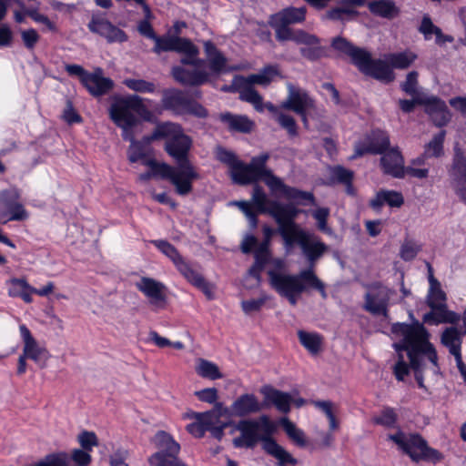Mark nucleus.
Returning a JSON list of instances; mask_svg holds the SVG:
<instances>
[{"instance_id": "30", "label": "nucleus", "mask_w": 466, "mask_h": 466, "mask_svg": "<svg viewBox=\"0 0 466 466\" xmlns=\"http://www.w3.org/2000/svg\"><path fill=\"white\" fill-rule=\"evenodd\" d=\"M265 240L261 245L255 250V263L248 270L249 276L253 277L258 283L260 281V273L265 268V262L269 258V241L273 234V230L265 227L264 229Z\"/></svg>"}, {"instance_id": "50", "label": "nucleus", "mask_w": 466, "mask_h": 466, "mask_svg": "<svg viewBox=\"0 0 466 466\" xmlns=\"http://www.w3.org/2000/svg\"><path fill=\"white\" fill-rule=\"evenodd\" d=\"M271 297L265 292L260 293L259 298L242 300L240 303L241 309L246 315H251L261 310L265 303Z\"/></svg>"}, {"instance_id": "20", "label": "nucleus", "mask_w": 466, "mask_h": 466, "mask_svg": "<svg viewBox=\"0 0 466 466\" xmlns=\"http://www.w3.org/2000/svg\"><path fill=\"white\" fill-rule=\"evenodd\" d=\"M390 146L389 136L381 130L373 131L355 145V152L351 158L364 154H382Z\"/></svg>"}, {"instance_id": "12", "label": "nucleus", "mask_w": 466, "mask_h": 466, "mask_svg": "<svg viewBox=\"0 0 466 466\" xmlns=\"http://www.w3.org/2000/svg\"><path fill=\"white\" fill-rule=\"evenodd\" d=\"M380 165L385 174L401 178L405 175L423 179L429 175V168L414 166L404 167V159L397 148H391L384 153L380 159Z\"/></svg>"}, {"instance_id": "15", "label": "nucleus", "mask_w": 466, "mask_h": 466, "mask_svg": "<svg viewBox=\"0 0 466 466\" xmlns=\"http://www.w3.org/2000/svg\"><path fill=\"white\" fill-rule=\"evenodd\" d=\"M279 202H270L261 187L258 186L254 187L251 201H234L230 205L237 206L247 217L251 226L257 225V214L268 212L273 218L271 213L272 208L275 204Z\"/></svg>"}, {"instance_id": "22", "label": "nucleus", "mask_w": 466, "mask_h": 466, "mask_svg": "<svg viewBox=\"0 0 466 466\" xmlns=\"http://www.w3.org/2000/svg\"><path fill=\"white\" fill-rule=\"evenodd\" d=\"M88 29L104 37L108 43H124L127 41V35L107 19L93 15L88 23Z\"/></svg>"}, {"instance_id": "16", "label": "nucleus", "mask_w": 466, "mask_h": 466, "mask_svg": "<svg viewBox=\"0 0 466 466\" xmlns=\"http://www.w3.org/2000/svg\"><path fill=\"white\" fill-rule=\"evenodd\" d=\"M154 52L160 54L164 51H176L183 55L181 63L190 62L196 56H198V48L187 39L181 37H159L154 40Z\"/></svg>"}, {"instance_id": "13", "label": "nucleus", "mask_w": 466, "mask_h": 466, "mask_svg": "<svg viewBox=\"0 0 466 466\" xmlns=\"http://www.w3.org/2000/svg\"><path fill=\"white\" fill-rule=\"evenodd\" d=\"M29 212L21 202V192L16 187L0 191V224L10 221H25Z\"/></svg>"}, {"instance_id": "36", "label": "nucleus", "mask_w": 466, "mask_h": 466, "mask_svg": "<svg viewBox=\"0 0 466 466\" xmlns=\"http://www.w3.org/2000/svg\"><path fill=\"white\" fill-rule=\"evenodd\" d=\"M306 16L305 7H288L271 15L269 23L279 25L282 22L285 25L296 24L304 21Z\"/></svg>"}, {"instance_id": "33", "label": "nucleus", "mask_w": 466, "mask_h": 466, "mask_svg": "<svg viewBox=\"0 0 466 466\" xmlns=\"http://www.w3.org/2000/svg\"><path fill=\"white\" fill-rule=\"evenodd\" d=\"M260 392L264 396L266 403L273 404L281 412L289 411L292 400V396L289 393L278 390L270 386L262 387Z\"/></svg>"}, {"instance_id": "25", "label": "nucleus", "mask_w": 466, "mask_h": 466, "mask_svg": "<svg viewBox=\"0 0 466 466\" xmlns=\"http://www.w3.org/2000/svg\"><path fill=\"white\" fill-rule=\"evenodd\" d=\"M451 176L456 195L466 204V157L460 150L454 155Z\"/></svg>"}, {"instance_id": "54", "label": "nucleus", "mask_w": 466, "mask_h": 466, "mask_svg": "<svg viewBox=\"0 0 466 466\" xmlns=\"http://www.w3.org/2000/svg\"><path fill=\"white\" fill-rule=\"evenodd\" d=\"M445 138V131H441L433 137V138L425 146V156L429 157H440L443 152V141Z\"/></svg>"}, {"instance_id": "2", "label": "nucleus", "mask_w": 466, "mask_h": 466, "mask_svg": "<svg viewBox=\"0 0 466 466\" xmlns=\"http://www.w3.org/2000/svg\"><path fill=\"white\" fill-rule=\"evenodd\" d=\"M160 138L166 139L165 149L177 166L173 167L166 163L154 164L153 167L160 175L169 178V183L175 187L177 194L187 196L191 193L194 181L199 178L197 168L188 159L192 140L184 133L180 125L172 122L157 125L151 136L147 137V141L151 143Z\"/></svg>"}, {"instance_id": "24", "label": "nucleus", "mask_w": 466, "mask_h": 466, "mask_svg": "<svg viewBox=\"0 0 466 466\" xmlns=\"http://www.w3.org/2000/svg\"><path fill=\"white\" fill-rule=\"evenodd\" d=\"M19 331L24 342L23 355L43 367L48 359V352L46 348L35 340L25 325L21 324Z\"/></svg>"}, {"instance_id": "44", "label": "nucleus", "mask_w": 466, "mask_h": 466, "mask_svg": "<svg viewBox=\"0 0 466 466\" xmlns=\"http://www.w3.org/2000/svg\"><path fill=\"white\" fill-rule=\"evenodd\" d=\"M195 370L198 376L210 380L223 378V374L219 370L218 366L208 360L198 359L196 361Z\"/></svg>"}, {"instance_id": "58", "label": "nucleus", "mask_w": 466, "mask_h": 466, "mask_svg": "<svg viewBox=\"0 0 466 466\" xmlns=\"http://www.w3.org/2000/svg\"><path fill=\"white\" fill-rule=\"evenodd\" d=\"M397 420V415L393 409L384 408L380 413L373 418V422L384 427H392Z\"/></svg>"}, {"instance_id": "40", "label": "nucleus", "mask_w": 466, "mask_h": 466, "mask_svg": "<svg viewBox=\"0 0 466 466\" xmlns=\"http://www.w3.org/2000/svg\"><path fill=\"white\" fill-rule=\"evenodd\" d=\"M220 120L227 124L231 131L248 133L251 131L254 123L248 116L225 113L220 115Z\"/></svg>"}, {"instance_id": "28", "label": "nucleus", "mask_w": 466, "mask_h": 466, "mask_svg": "<svg viewBox=\"0 0 466 466\" xmlns=\"http://www.w3.org/2000/svg\"><path fill=\"white\" fill-rule=\"evenodd\" d=\"M262 405L252 393L238 397L228 408L230 416L244 417L260 411Z\"/></svg>"}, {"instance_id": "6", "label": "nucleus", "mask_w": 466, "mask_h": 466, "mask_svg": "<svg viewBox=\"0 0 466 466\" xmlns=\"http://www.w3.org/2000/svg\"><path fill=\"white\" fill-rule=\"evenodd\" d=\"M278 74L277 66H268L258 74H253L247 77L242 76H235L232 81V87L239 92V98L241 100L251 104L257 111L263 112L265 104H263L262 96L252 86L255 84L267 86Z\"/></svg>"}, {"instance_id": "57", "label": "nucleus", "mask_w": 466, "mask_h": 466, "mask_svg": "<svg viewBox=\"0 0 466 466\" xmlns=\"http://www.w3.org/2000/svg\"><path fill=\"white\" fill-rule=\"evenodd\" d=\"M329 216V209L327 208H319L312 211V217L317 221L318 228L329 235L332 234V230L327 225V219Z\"/></svg>"}, {"instance_id": "55", "label": "nucleus", "mask_w": 466, "mask_h": 466, "mask_svg": "<svg viewBox=\"0 0 466 466\" xmlns=\"http://www.w3.org/2000/svg\"><path fill=\"white\" fill-rule=\"evenodd\" d=\"M7 293L12 298H18L25 290H32V286L25 279L14 278L6 281Z\"/></svg>"}, {"instance_id": "3", "label": "nucleus", "mask_w": 466, "mask_h": 466, "mask_svg": "<svg viewBox=\"0 0 466 466\" xmlns=\"http://www.w3.org/2000/svg\"><path fill=\"white\" fill-rule=\"evenodd\" d=\"M268 157V154L263 153L253 157L247 165L237 159L236 156L228 150L223 148L217 150V158L229 167L231 178L235 183L245 185L263 180L272 193L280 194L288 200H294L298 204H305L306 200L313 198L311 193L288 187L280 178L274 176L266 167Z\"/></svg>"}, {"instance_id": "59", "label": "nucleus", "mask_w": 466, "mask_h": 466, "mask_svg": "<svg viewBox=\"0 0 466 466\" xmlns=\"http://www.w3.org/2000/svg\"><path fill=\"white\" fill-rule=\"evenodd\" d=\"M20 35L23 42L24 46L32 51L35 49L36 44L40 39V35L37 31L34 28L22 29L20 30Z\"/></svg>"}, {"instance_id": "35", "label": "nucleus", "mask_w": 466, "mask_h": 466, "mask_svg": "<svg viewBox=\"0 0 466 466\" xmlns=\"http://www.w3.org/2000/svg\"><path fill=\"white\" fill-rule=\"evenodd\" d=\"M187 99L185 95L176 89L166 90L163 93V107L173 111L176 115H184Z\"/></svg>"}, {"instance_id": "7", "label": "nucleus", "mask_w": 466, "mask_h": 466, "mask_svg": "<svg viewBox=\"0 0 466 466\" xmlns=\"http://www.w3.org/2000/svg\"><path fill=\"white\" fill-rule=\"evenodd\" d=\"M237 429L240 431V436L233 440V444L237 448H253L261 441L265 451L267 441H276L271 438L276 429L275 425L266 415L257 420H241L237 425Z\"/></svg>"}, {"instance_id": "48", "label": "nucleus", "mask_w": 466, "mask_h": 466, "mask_svg": "<svg viewBox=\"0 0 466 466\" xmlns=\"http://www.w3.org/2000/svg\"><path fill=\"white\" fill-rule=\"evenodd\" d=\"M265 108L275 115L276 120L283 128L288 131L290 136L297 135V125L291 116L279 112V109L271 103L265 104L264 109Z\"/></svg>"}, {"instance_id": "63", "label": "nucleus", "mask_w": 466, "mask_h": 466, "mask_svg": "<svg viewBox=\"0 0 466 466\" xmlns=\"http://www.w3.org/2000/svg\"><path fill=\"white\" fill-rule=\"evenodd\" d=\"M128 455L127 449L117 448L110 455L109 463L111 466H128L127 463Z\"/></svg>"}, {"instance_id": "1", "label": "nucleus", "mask_w": 466, "mask_h": 466, "mask_svg": "<svg viewBox=\"0 0 466 466\" xmlns=\"http://www.w3.org/2000/svg\"><path fill=\"white\" fill-rule=\"evenodd\" d=\"M394 339L393 348L397 353V361L393 372L398 380H403L412 369L415 379L423 388V371L438 370L437 354L429 341V334L424 327L414 324L395 323L391 328Z\"/></svg>"}, {"instance_id": "17", "label": "nucleus", "mask_w": 466, "mask_h": 466, "mask_svg": "<svg viewBox=\"0 0 466 466\" xmlns=\"http://www.w3.org/2000/svg\"><path fill=\"white\" fill-rule=\"evenodd\" d=\"M289 95L281 104L284 109H290L301 116L305 127L308 126L307 112L314 106V102L308 93L289 83L287 85Z\"/></svg>"}, {"instance_id": "19", "label": "nucleus", "mask_w": 466, "mask_h": 466, "mask_svg": "<svg viewBox=\"0 0 466 466\" xmlns=\"http://www.w3.org/2000/svg\"><path fill=\"white\" fill-rule=\"evenodd\" d=\"M356 66L362 73L378 80L390 82L394 79L392 69L387 60H373L367 51H365L360 61L357 62Z\"/></svg>"}, {"instance_id": "43", "label": "nucleus", "mask_w": 466, "mask_h": 466, "mask_svg": "<svg viewBox=\"0 0 466 466\" xmlns=\"http://www.w3.org/2000/svg\"><path fill=\"white\" fill-rule=\"evenodd\" d=\"M357 14V10L349 6L345 0H342L338 5L328 10L323 17L324 19L344 22L353 19Z\"/></svg>"}, {"instance_id": "61", "label": "nucleus", "mask_w": 466, "mask_h": 466, "mask_svg": "<svg viewBox=\"0 0 466 466\" xmlns=\"http://www.w3.org/2000/svg\"><path fill=\"white\" fill-rule=\"evenodd\" d=\"M77 441L82 449L88 451H91L93 447L98 444L96 435L93 431H82L78 435Z\"/></svg>"}, {"instance_id": "32", "label": "nucleus", "mask_w": 466, "mask_h": 466, "mask_svg": "<svg viewBox=\"0 0 466 466\" xmlns=\"http://www.w3.org/2000/svg\"><path fill=\"white\" fill-rule=\"evenodd\" d=\"M153 443L159 450L156 453L162 454L167 461L177 459L180 451V445L173 437L166 431H160L153 438Z\"/></svg>"}, {"instance_id": "53", "label": "nucleus", "mask_w": 466, "mask_h": 466, "mask_svg": "<svg viewBox=\"0 0 466 466\" xmlns=\"http://www.w3.org/2000/svg\"><path fill=\"white\" fill-rule=\"evenodd\" d=\"M316 408L319 409L327 417L329 423V429L335 431L339 427V423L335 417L336 406L331 401L328 400H317L313 401Z\"/></svg>"}, {"instance_id": "10", "label": "nucleus", "mask_w": 466, "mask_h": 466, "mask_svg": "<svg viewBox=\"0 0 466 466\" xmlns=\"http://www.w3.org/2000/svg\"><path fill=\"white\" fill-rule=\"evenodd\" d=\"M430 289L427 296L428 304L431 309V312L423 317V321L437 325L440 323H455L460 316L446 306V294L441 288L440 282L431 274L429 277Z\"/></svg>"}, {"instance_id": "49", "label": "nucleus", "mask_w": 466, "mask_h": 466, "mask_svg": "<svg viewBox=\"0 0 466 466\" xmlns=\"http://www.w3.org/2000/svg\"><path fill=\"white\" fill-rule=\"evenodd\" d=\"M332 46L351 57L352 62L357 65V62L360 61L361 56L366 50L359 47L353 46L350 43H349L346 39L341 37H337L332 41Z\"/></svg>"}, {"instance_id": "37", "label": "nucleus", "mask_w": 466, "mask_h": 466, "mask_svg": "<svg viewBox=\"0 0 466 466\" xmlns=\"http://www.w3.org/2000/svg\"><path fill=\"white\" fill-rule=\"evenodd\" d=\"M368 6L373 15L386 19H393L400 14V8L392 0H375Z\"/></svg>"}, {"instance_id": "5", "label": "nucleus", "mask_w": 466, "mask_h": 466, "mask_svg": "<svg viewBox=\"0 0 466 466\" xmlns=\"http://www.w3.org/2000/svg\"><path fill=\"white\" fill-rule=\"evenodd\" d=\"M268 275L271 288L280 297L287 299L292 306L298 303L299 297L308 288L316 289L323 299L327 298L325 285L311 268L301 270L298 274H289L268 269Z\"/></svg>"}, {"instance_id": "9", "label": "nucleus", "mask_w": 466, "mask_h": 466, "mask_svg": "<svg viewBox=\"0 0 466 466\" xmlns=\"http://www.w3.org/2000/svg\"><path fill=\"white\" fill-rule=\"evenodd\" d=\"M152 243L172 260L177 270L191 285L200 289L208 299H214V286L185 261L174 246L165 240H153Z\"/></svg>"}, {"instance_id": "34", "label": "nucleus", "mask_w": 466, "mask_h": 466, "mask_svg": "<svg viewBox=\"0 0 466 466\" xmlns=\"http://www.w3.org/2000/svg\"><path fill=\"white\" fill-rule=\"evenodd\" d=\"M403 203L402 194L395 190H380L370 201V205L374 210H380L384 205L390 208H400Z\"/></svg>"}, {"instance_id": "29", "label": "nucleus", "mask_w": 466, "mask_h": 466, "mask_svg": "<svg viewBox=\"0 0 466 466\" xmlns=\"http://www.w3.org/2000/svg\"><path fill=\"white\" fill-rule=\"evenodd\" d=\"M271 26L276 31V36L279 40H292L298 44H304L308 46H315L318 44V38L305 33L304 31L298 30L292 31L288 25L279 22V25L270 23Z\"/></svg>"}, {"instance_id": "14", "label": "nucleus", "mask_w": 466, "mask_h": 466, "mask_svg": "<svg viewBox=\"0 0 466 466\" xmlns=\"http://www.w3.org/2000/svg\"><path fill=\"white\" fill-rule=\"evenodd\" d=\"M175 66L172 76L178 83L185 86H198L208 80V73L205 69V62L196 56L190 62Z\"/></svg>"}, {"instance_id": "60", "label": "nucleus", "mask_w": 466, "mask_h": 466, "mask_svg": "<svg viewBox=\"0 0 466 466\" xmlns=\"http://www.w3.org/2000/svg\"><path fill=\"white\" fill-rule=\"evenodd\" d=\"M418 73L415 71L410 72L407 75L405 82L402 84V90L410 96H425L417 92Z\"/></svg>"}, {"instance_id": "56", "label": "nucleus", "mask_w": 466, "mask_h": 466, "mask_svg": "<svg viewBox=\"0 0 466 466\" xmlns=\"http://www.w3.org/2000/svg\"><path fill=\"white\" fill-rule=\"evenodd\" d=\"M191 418L194 421L187 426V431L196 438H201L206 431H208L203 413H193Z\"/></svg>"}, {"instance_id": "11", "label": "nucleus", "mask_w": 466, "mask_h": 466, "mask_svg": "<svg viewBox=\"0 0 466 466\" xmlns=\"http://www.w3.org/2000/svg\"><path fill=\"white\" fill-rule=\"evenodd\" d=\"M137 95L116 97L109 107L111 120L122 129L123 138H131L133 128L138 123L134 115V107H137Z\"/></svg>"}, {"instance_id": "31", "label": "nucleus", "mask_w": 466, "mask_h": 466, "mask_svg": "<svg viewBox=\"0 0 466 466\" xmlns=\"http://www.w3.org/2000/svg\"><path fill=\"white\" fill-rule=\"evenodd\" d=\"M443 345L449 348L451 354L455 357L457 367L462 376H466V365L461 355V334L456 328H448L441 336Z\"/></svg>"}, {"instance_id": "8", "label": "nucleus", "mask_w": 466, "mask_h": 466, "mask_svg": "<svg viewBox=\"0 0 466 466\" xmlns=\"http://www.w3.org/2000/svg\"><path fill=\"white\" fill-rule=\"evenodd\" d=\"M388 439L394 442L398 449L408 455L414 462L425 461L436 463L442 459L441 453L430 447L427 441L419 434H407L399 431L394 434H390Z\"/></svg>"}, {"instance_id": "23", "label": "nucleus", "mask_w": 466, "mask_h": 466, "mask_svg": "<svg viewBox=\"0 0 466 466\" xmlns=\"http://www.w3.org/2000/svg\"><path fill=\"white\" fill-rule=\"evenodd\" d=\"M392 290L382 285H375L366 294L365 309L374 315H386Z\"/></svg>"}, {"instance_id": "64", "label": "nucleus", "mask_w": 466, "mask_h": 466, "mask_svg": "<svg viewBox=\"0 0 466 466\" xmlns=\"http://www.w3.org/2000/svg\"><path fill=\"white\" fill-rule=\"evenodd\" d=\"M90 451L81 449H75L71 453V459L76 466H87L91 462Z\"/></svg>"}, {"instance_id": "46", "label": "nucleus", "mask_w": 466, "mask_h": 466, "mask_svg": "<svg viewBox=\"0 0 466 466\" xmlns=\"http://www.w3.org/2000/svg\"><path fill=\"white\" fill-rule=\"evenodd\" d=\"M417 58V55L412 51L407 50L400 53H393L386 56V60L390 67L405 69L409 67Z\"/></svg>"}, {"instance_id": "41", "label": "nucleus", "mask_w": 466, "mask_h": 466, "mask_svg": "<svg viewBox=\"0 0 466 466\" xmlns=\"http://www.w3.org/2000/svg\"><path fill=\"white\" fill-rule=\"evenodd\" d=\"M147 137H145L142 141H137L134 137V132L131 133V138H124L130 142V146L127 149V157L131 163H136L139 160L144 162L147 160V146L150 143H147Z\"/></svg>"}, {"instance_id": "27", "label": "nucleus", "mask_w": 466, "mask_h": 466, "mask_svg": "<svg viewBox=\"0 0 466 466\" xmlns=\"http://www.w3.org/2000/svg\"><path fill=\"white\" fill-rule=\"evenodd\" d=\"M83 86L93 96H101L114 87V82L104 76L100 67H96L93 72L88 73L86 78L84 79Z\"/></svg>"}, {"instance_id": "52", "label": "nucleus", "mask_w": 466, "mask_h": 466, "mask_svg": "<svg viewBox=\"0 0 466 466\" xmlns=\"http://www.w3.org/2000/svg\"><path fill=\"white\" fill-rule=\"evenodd\" d=\"M123 83L127 87L135 92L153 94L156 91V85L144 79L127 78Z\"/></svg>"}, {"instance_id": "51", "label": "nucleus", "mask_w": 466, "mask_h": 466, "mask_svg": "<svg viewBox=\"0 0 466 466\" xmlns=\"http://www.w3.org/2000/svg\"><path fill=\"white\" fill-rule=\"evenodd\" d=\"M330 174L334 180L346 186V191L349 195L354 194V189L351 184L353 173L351 171L342 167H335L331 169Z\"/></svg>"}, {"instance_id": "42", "label": "nucleus", "mask_w": 466, "mask_h": 466, "mask_svg": "<svg viewBox=\"0 0 466 466\" xmlns=\"http://www.w3.org/2000/svg\"><path fill=\"white\" fill-rule=\"evenodd\" d=\"M420 32L423 34L426 40H430L432 35H435V41L438 45H443L446 42L451 43L453 41V37L443 35L441 30L438 26L434 25L431 18L428 16L423 17L420 26Z\"/></svg>"}, {"instance_id": "26", "label": "nucleus", "mask_w": 466, "mask_h": 466, "mask_svg": "<svg viewBox=\"0 0 466 466\" xmlns=\"http://www.w3.org/2000/svg\"><path fill=\"white\" fill-rule=\"evenodd\" d=\"M203 415L208 431H210L212 436L216 439H221L224 430L228 425V423L225 420H222L221 418L225 417L228 419L230 417L228 408L224 407L221 403H218L213 410L208 412H204Z\"/></svg>"}, {"instance_id": "21", "label": "nucleus", "mask_w": 466, "mask_h": 466, "mask_svg": "<svg viewBox=\"0 0 466 466\" xmlns=\"http://www.w3.org/2000/svg\"><path fill=\"white\" fill-rule=\"evenodd\" d=\"M136 287L147 298L149 304L155 309L166 307L167 296L164 284L150 278H142L136 283Z\"/></svg>"}, {"instance_id": "39", "label": "nucleus", "mask_w": 466, "mask_h": 466, "mask_svg": "<svg viewBox=\"0 0 466 466\" xmlns=\"http://www.w3.org/2000/svg\"><path fill=\"white\" fill-rule=\"evenodd\" d=\"M265 451L278 461V466H296L298 461L276 441H267Z\"/></svg>"}, {"instance_id": "38", "label": "nucleus", "mask_w": 466, "mask_h": 466, "mask_svg": "<svg viewBox=\"0 0 466 466\" xmlns=\"http://www.w3.org/2000/svg\"><path fill=\"white\" fill-rule=\"evenodd\" d=\"M204 47L210 70L216 74L225 71L227 69V59L222 53L210 41L205 42Z\"/></svg>"}, {"instance_id": "47", "label": "nucleus", "mask_w": 466, "mask_h": 466, "mask_svg": "<svg viewBox=\"0 0 466 466\" xmlns=\"http://www.w3.org/2000/svg\"><path fill=\"white\" fill-rule=\"evenodd\" d=\"M280 424L289 438L299 447L304 448L307 446V439L302 430L296 427L289 419L283 418L280 420Z\"/></svg>"}, {"instance_id": "45", "label": "nucleus", "mask_w": 466, "mask_h": 466, "mask_svg": "<svg viewBox=\"0 0 466 466\" xmlns=\"http://www.w3.org/2000/svg\"><path fill=\"white\" fill-rule=\"evenodd\" d=\"M301 345L311 354H318L322 346V337L315 332L299 330L298 332Z\"/></svg>"}, {"instance_id": "18", "label": "nucleus", "mask_w": 466, "mask_h": 466, "mask_svg": "<svg viewBox=\"0 0 466 466\" xmlns=\"http://www.w3.org/2000/svg\"><path fill=\"white\" fill-rule=\"evenodd\" d=\"M416 102L424 106L425 112L438 127L445 126L451 118L446 103L435 96H418Z\"/></svg>"}, {"instance_id": "62", "label": "nucleus", "mask_w": 466, "mask_h": 466, "mask_svg": "<svg viewBox=\"0 0 466 466\" xmlns=\"http://www.w3.org/2000/svg\"><path fill=\"white\" fill-rule=\"evenodd\" d=\"M168 459L165 458L160 453H154L148 459V462L150 466H187L183 461H181L178 458L173 461H167Z\"/></svg>"}, {"instance_id": "4", "label": "nucleus", "mask_w": 466, "mask_h": 466, "mask_svg": "<svg viewBox=\"0 0 466 466\" xmlns=\"http://www.w3.org/2000/svg\"><path fill=\"white\" fill-rule=\"evenodd\" d=\"M289 201V204L277 203L272 208L271 213L278 224V232L283 239L286 252L290 253L294 246L299 245L309 263V268L313 269L315 262L322 257L328 247L317 236L303 229L295 222L300 210L296 208L298 203L294 200ZM313 201L314 198L306 200L304 205Z\"/></svg>"}]
</instances>
